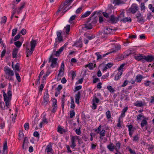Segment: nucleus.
Listing matches in <instances>:
<instances>
[{"label":"nucleus","mask_w":154,"mask_h":154,"mask_svg":"<svg viewBox=\"0 0 154 154\" xmlns=\"http://www.w3.org/2000/svg\"><path fill=\"white\" fill-rule=\"evenodd\" d=\"M4 70L5 72V79L10 81H13L14 79L12 76L14 75V71L9 67L6 66L4 68Z\"/></svg>","instance_id":"f257e3e1"},{"label":"nucleus","mask_w":154,"mask_h":154,"mask_svg":"<svg viewBox=\"0 0 154 154\" xmlns=\"http://www.w3.org/2000/svg\"><path fill=\"white\" fill-rule=\"evenodd\" d=\"M53 54H51L50 56L48 62H51V63L50 65V66L53 68L55 67L57 65V58H53Z\"/></svg>","instance_id":"f03ea898"},{"label":"nucleus","mask_w":154,"mask_h":154,"mask_svg":"<svg viewBox=\"0 0 154 154\" xmlns=\"http://www.w3.org/2000/svg\"><path fill=\"white\" fill-rule=\"evenodd\" d=\"M49 103V95L48 93V90H47L45 92L43 97V105L46 106Z\"/></svg>","instance_id":"7ed1b4c3"},{"label":"nucleus","mask_w":154,"mask_h":154,"mask_svg":"<svg viewBox=\"0 0 154 154\" xmlns=\"http://www.w3.org/2000/svg\"><path fill=\"white\" fill-rule=\"evenodd\" d=\"M51 100L53 102L52 106L53 107L52 109L51 110V111L55 113L56 112V111L57 109V100L55 98H52L51 99Z\"/></svg>","instance_id":"20e7f679"},{"label":"nucleus","mask_w":154,"mask_h":154,"mask_svg":"<svg viewBox=\"0 0 154 154\" xmlns=\"http://www.w3.org/2000/svg\"><path fill=\"white\" fill-rule=\"evenodd\" d=\"M138 10V8L137 5L135 4H133L131 7L128 9V11L130 13L134 14Z\"/></svg>","instance_id":"39448f33"},{"label":"nucleus","mask_w":154,"mask_h":154,"mask_svg":"<svg viewBox=\"0 0 154 154\" xmlns=\"http://www.w3.org/2000/svg\"><path fill=\"white\" fill-rule=\"evenodd\" d=\"M136 18L137 20V21L139 23H143L145 22V20L143 17V15L139 12H138L136 15Z\"/></svg>","instance_id":"423d86ee"},{"label":"nucleus","mask_w":154,"mask_h":154,"mask_svg":"<svg viewBox=\"0 0 154 154\" xmlns=\"http://www.w3.org/2000/svg\"><path fill=\"white\" fill-rule=\"evenodd\" d=\"M144 62L145 60L147 62H151L154 60V57L152 55H144Z\"/></svg>","instance_id":"0eeeda50"},{"label":"nucleus","mask_w":154,"mask_h":154,"mask_svg":"<svg viewBox=\"0 0 154 154\" xmlns=\"http://www.w3.org/2000/svg\"><path fill=\"white\" fill-rule=\"evenodd\" d=\"M62 31L61 30L58 31L57 32V38L56 39H57L59 42H60L63 41V36H62Z\"/></svg>","instance_id":"6e6552de"},{"label":"nucleus","mask_w":154,"mask_h":154,"mask_svg":"<svg viewBox=\"0 0 154 154\" xmlns=\"http://www.w3.org/2000/svg\"><path fill=\"white\" fill-rule=\"evenodd\" d=\"M144 55L143 54H135L134 56V59H135L136 60L140 61V60H142L143 62L144 63Z\"/></svg>","instance_id":"1a4fd4ad"},{"label":"nucleus","mask_w":154,"mask_h":154,"mask_svg":"<svg viewBox=\"0 0 154 154\" xmlns=\"http://www.w3.org/2000/svg\"><path fill=\"white\" fill-rule=\"evenodd\" d=\"M77 139V140H79V138L78 136H72L71 138V140L72 144L70 145L71 147L72 148H74L76 146V144L75 143V139Z\"/></svg>","instance_id":"9d476101"},{"label":"nucleus","mask_w":154,"mask_h":154,"mask_svg":"<svg viewBox=\"0 0 154 154\" xmlns=\"http://www.w3.org/2000/svg\"><path fill=\"white\" fill-rule=\"evenodd\" d=\"M29 142L28 141V138L27 137H25L23 140V144L22 145V148L23 149H26L28 146Z\"/></svg>","instance_id":"9b49d317"},{"label":"nucleus","mask_w":154,"mask_h":154,"mask_svg":"<svg viewBox=\"0 0 154 154\" xmlns=\"http://www.w3.org/2000/svg\"><path fill=\"white\" fill-rule=\"evenodd\" d=\"M107 148L111 151H113L115 149L117 152H118L117 148L115 146L113 145V143H110L109 145H107Z\"/></svg>","instance_id":"f8f14e48"},{"label":"nucleus","mask_w":154,"mask_h":154,"mask_svg":"<svg viewBox=\"0 0 154 154\" xmlns=\"http://www.w3.org/2000/svg\"><path fill=\"white\" fill-rule=\"evenodd\" d=\"M3 97L4 100L5 101V106H8L9 105L10 101L11 100V99L6 98V94L5 91H3Z\"/></svg>","instance_id":"ddd939ff"},{"label":"nucleus","mask_w":154,"mask_h":154,"mask_svg":"<svg viewBox=\"0 0 154 154\" xmlns=\"http://www.w3.org/2000/svg\"><path fill=\"white\" fill-rule=\"evenodd\" d=\"M52 146L51 143H50L46 147L45 151L47 152L48 154H49V153H52Z\"/></svg>","instance_id":"4468645a"},{"label":"nucleus","mask_w":154,"mask_h":154,"mask_svg":"<svg viewBox=\"0 0 154 154\" xmlns=\"http://www.w3.org/2000/svg\"><path fill=\"white\" fill-rule=\"evenodd\" d=\"M81 93L80 91H79L77 94L75 95V103L78 104L79 103V99L80 98Z\"/></svg>","instance_id":"2eb2a0df"},{"label":"nucleus","mask_w":154,"mask_h":154,"mask_svg":"<svg viewBox=\"0 0 154 154\" xmlns=\"http://www.w3.org/2000/svg\"><path fill=\"white\" fill-rule=\"evenodd\" d=\"M114 33L113 32L112 30L109 28H106L103 31V34H105L106 35L108 34H112Z\"/></svg>","instance_id":"dca6fc26"},{"label":"nucleus","mask_w":154,"mask_h":154,"mask_svg":"<svg viewBox=\"0 0 154 154\" xmlns=\"http://www.w3.org/2000/svg\"><path fill=\"white\" fill-rule=\"evenodd\" d=\"M109 21L113 23H116L118 21V18L117 17H115L114 15H112L109 18Z\"/></svg>","instance_id":"f3484780"},{"label":"nucleus","mask_w":154,"mask_h":154,"mask_svg":"<svg viewBox=\"0 0 154 154\" xmlns=\"http://www.w3.org/2000/svg\"><path fill=\"white\" fill-rule=\"evenodd\" d=\"M23 41V38H21V42L19 41H17L16 42L14 43V44L15 45L16 47H18V48H20L21 46Z\"/></svg>","instance_id":"a211bd4d"},{"label":"nucleus","mask_w":154,"mask_h":154,"mask_svg":"<svg viewBox=\"0 0 154 154\" xmlns=\"http://www.w3.org/2000/svg\"><path fill=\"white\" fill-rule=\"evenodd\" d=\"M50 68H48L46 72V74L43 76V77L42 79V82H44V81L45 80L46 78L51 73V71L50 70Z\"/></svg>","instance_id":"6ab92c4d"},{"label":"nucleus","mask_w":154,"mask_h":154,"mask_svg":"<svg viewBox=\"0 0 154 154\" xmlns=\"http://www.w3.org/2000/svg\"><path fill=\"white\" fill-rule=\"evenodd\" d=\"M63 50V48H60L58 50L54 51L55 52V53L53 54V55H55L56 57H59L60 56V54L62 52V51Z\"/></svg>","instance_id":"aec40b11"},{"label":"nucleus","mask_w":154,"mask_h":154,"mask_svg":"<svg viewBox=\"0 0 154 154\" xmlns=\"http://www.w3.org/2000/svg\"><path fill=\"white\" fill-rule=\"evenodd\" d=\"M113 3L115 5H118L121 4H123L124 2L122 0H114Z\"/></svg>","instance_id":"412c9836"},{"label":"nucleus","mask_w":154,"mask_h":154,"mask_svg":"<svg viewBox=\"0 0 154 154\" xmlns=\"http://www.w3.org/2000/svg\"><path fill=\"white\" fill-rule=\"evenodd\" d=\"M84 24L83 25V27L84 28H86L87 29H92V26L91 23Z\"/></svg>","instance_id":"4be33fe9"},{"label":"nucleus","mask_w":154,"mask_h":154,"mask_svg":"<svg viewBox=\"0 0 154 154\" xmlns=\"http://www.w3.org/2000/svg\"><path fill=\"white\" fill-rule=\"evenodd\" d=\"M92 11H86V12H85V13H82V15L81 17V18H85V17H87L89 15L91 12H92Z\"/></svg>","instance_id":"5701e85b"},{"label":"nucleus","mask_w":154,"mask_h":154,"mask_svg":"<svg viewBox=\"0 0 154 154\" xmlns=\"http://www.w3.org/2000/svg\"><path fill=\"white\" fill-rule=\"evenodd\" d=\"M134 105L137 107H142L143 106V104L141 101H137L134 103Z\"/></svg>","instance_id":"b1692460"},{"label":"nucleus","mask_w":154,"mask_h":154,"mask_svg":"<svg viewBox=\"0 0 154 154\" xmlns=\"http://www.w3.org/2000/svg\"><path fill=\"white\" fill-rule=\"evenodd\" d=\"M37 40L32 39L30 42V45L31 49H34L35 47L36 44Z\"/></svg>","instance_id":"393cba45"},{"label":"nucleus","mask_w":154,"mask_h":154,"mask_svg":"<svg viewBox=\"0 0 154 154\" xmlns=\"http://www.w3.org/2000/svg\"><path fill=\"white\" fill-rule=\"evenodd\" d=\"M17 52L18 49L17 48H14L12 51V57L13 58L17 57Z\"/></svg>","instance_id":"a878e982"},{"label":"nucleus","mask_w":154,"mask_h":154,"mask_svg":"<svg viewBox=\"0 0 154 154\" xmlns=\"http://www.w3.org/2000/svg\"><path fill=\"white\" fill-rule=\"evenodd\" d=\"M122 73L121 72H119L115 75L114 80H119L121 78V76L122 75Z\"/></svg>","instance_id":"bb28decb"},{"label":"nucleus","mask_w":154,"mask_h":154,"mask_svg":"<svg viewBox=\"0 0 154 154\" xmlns=\"http://www.w3.org/2000/svg\"><path fill=\"white\" fill-rule=\"evenodd\" d=\"M75 45L77 47L81 48L82 46V42L81 40H79L75 44Z\"/></svg>","instance_id":"cd10ccee"},{"label":"nucleus","mask_w":154,"mask_h":154,"mask_svg":"<svg viewBox=\"0 0 154 154\" xmlns=\"http://www.w3.org/2000/svg\"><path fill=\"white\" fill-rule=\"evenodd\" d=\"M124 12H122L120 13L119 15L117 17L118 18V21L120 20L121 21H122V20L124 18Z\"/></svg>","instance_id":"c85d7f7f"},{"label":"nucleus","mask_w":154,"mask_h":154,"mask_svg":"<svg viewBox=\"0 0 154 154\" xmlns=\"http://www.w3.org/2000/svg\"><path fill=\"white\" fill-rule=\"evenodd\" d=\"M99 13V12H97V11H95L94 12H93L92 15L91 16V17L90 18L88 19V20L86 21V23H89V22L91 21V19H92L93 17L95 15L97 14H98Z\"/></svg>","instance_id":"c756f323"},{"label":"nucleus","mask_w":154,"mask_h":154,"mask_svg":"<svg viewBox=\"0 0 154 154\" xmlns=\"http://www.w3.org/2000/svg\"><path fill=\"white\" fill-rule=\"evenodd\" d=\"M3 151L2 154H5V151L8 149L7 142V141H5L3 146Z\"/></svg>","instance_id":"7c9ffc66"},{"label":"nucleus","mask_w":154,"mask_h":154,"mask_svg":"<svg viewBox=\"0 0 154 154\" xmlns=\"http://www.w3.org/2000/svg\"><path fill=\"white\" fill-rule=\"evenodd\" d=\"M34 49H31V48L30 50H29V48L27 49V54L26 57H29V56L31 55L33 51L34 50Z\"/></svg>","instance_id":"2f4dec72"},{"label":"nucleus","mask_w":154,"mask_h":154,"mask_svg":"<svg viewBox=\"0 0 154 154\" xmlns=\"http://www.w3.org/2000/svg\"><path fill=\"white\" fill-rule=\"evenodd\" d=\"M128 109V107H125L122 110V113L121 115V117H122L125 116V112H127Z\"/></svg>","instance_id":"473e14b6"},{"label":"nucleus","mask_w":154,"mask_h":154,"mask_svg":"<svg viewBox=\"0 0 154 154\" xmlns=\"http://www.w3.org/2000/svg\"><path fill=\"white\" fill-rule=\"evenodd\" d=\"M132 21L130 17H126L124 18L123 20H122V22L123 23H126L128 22L129 23L131 22Z\"/></svg>","instance_id":"72a5a7b5"},{"label":"nucleus","mask_w":154,"mask_h":154,"mask_svg":"<svg viewBox=\"0 0 154 154\" xmlns=\"http://www.w3.org/2000/svg\"><path fill=\"white\" fill-rule=\"evenodd\" d=\"M143 77L141 75H137L136 77V81L137 82H139L141 81Z\"/></svg>","instance_id":"f704fd0d"},{"label":"nucleus","mask_w":154,"mask_h":154,"mask_svg":"<svg viewBox=\"0 0 154 154\" xmlns=\"http://www.w3.org/2000/svg\"><path fill=\"white\" fill-rule=\"evenodd\" d=\"M107 89L110 92L112 93H113L116 91V90L112 88V87L110 85L108 86H107Z\"/></svg>","instance_id":"c9c22d12"},{"label":"nucleus","mask_w":154,"mask_h":154,"mask_svg":"<svg viewBox=\"0 0 154 154\" xmlns=\"http://www.w3.org/2000/svg\"><path fill=\"white\" fill-rule=\"evenodd\" d=\"M8 96L6 95V98L8 99H11L12 97V91L11 90H8L7 92Z\"/></svg>","instance_id":"e433bc0d"},{"label":"nucleus","mask_w":154,"mask_h":154,"mask_svg":"<svg viewBox=\"0 0 154 154\" xmlns=\"http://www.w3.org/2000/svg\"><path fill=\"white\" fill-rule=\"evenodd\" d=\"M95 64L93 66V64L92 63H89L88 64L86 65V67H88L90 70H92L93 68L95 67Z\"/></svg>","instance_id":"4c0bfd02"},{"label":"nucleus","mask_w":154,"mask_h":154,"mask_svg":"<svg viewBox=\"0 0 154 154\" xmlns=\"http://www.w3.org/2000/svg\"><path fill=\"white\" fill-rule=\"evenodd\" d=\"M70 25H67L65 27L64 29L65 30V31L66 33L68 34L70 30Z\"/></svg>","instance_id":"58836bf2"},{"label":"nucleus","mask_w":154,"mask_h":154,"mask_svg":"<svg viewBox=\"0 0 154 154\" xmlns=\"http://www.w3.org/2000/svg\"><path fill=\"white\" fill-rule=\"evenodd\" d=\"M105 131L104 129H102V131H100L99 132V134L100 135V138H101L102 137H103L105 136Z\"/></svg>","instance_id":"ea45409f"},{"label":"nucleus","mask_w":154,"mask_h":154,"mask_svg":"<svg viewBox=\"0 0 154 154\" xmlns=\"http://www.w3.org/2000/svg\"><path fill=\"white\" fill-rule=\"evenodd\" d=\"M147 123V122L146 120L145 119H143L141 123V126L143 128V127L145 126L146 125Z\"/></svg>","instance_id":"a19ab883"},{"label":"nucleus","mask_w":154,"mask_h":154,"mask_svg":"<svg viewBox=\"0 0 154 154\" xmlns=\"http://www.w3.org/2000/svg\"><path fill=\"white\" fill-rule=\"evenodd\" d=\"M7 17L6 16H4L1 18V21L0 23L1 24L4 23L5 24L6 22Z\"/></svg>","instance_id":"79ce46f5"},{"label":"nucleus","mask_w":154,"mask_h":154,"mask_svg":"<svg viewBox=\"0 0 154 154\" xmlns=\"http://www.w3.org/2000/svg\"><path fill=\"white\" fill-rule=\"evenodd\" d=\"M71 108L72 109H74L75 108V104L73 98L72 97H71Z\"/></svg>","instance_id":"37998d69"},{"label":"nucleus","mask_w":154,"mask_h":154,"mask_svg":"<svg viewBox=\"0 0 154 154\" xmlns=\"http://www.w3.org/2000/svg\"><path fill=\"white\" fill-rule=\"evenodd\" d=\"M106 117L108 119H109L111 118V116L110 112L109 110H108L106 113Z\"/></svg>","instance_id":"c03bdc74"},{"label":"nucleus","mask_w":154,"mask_h":154,"mask_svg":"<svg viewBox=\"0 0 154 154\" xmlns=\"http://www.w3.org/2000/svg\"><path fill=\"white\" fill-rule=\"evenodd\" d=\"M19 67L20 64L18 63H17L14 66V70L18 71H19Z\"/></svg>","instance_id":"a18cd8bd"},{"label":"nucleus","mask_w":154,"mask_h":154,"mask_svg":"<svg viewBox=\"0 0 154 154\" xmlns=\"http://www.w3.org/2000/svg\"><path fill=\"white\" fill-rule=\"evenodd\" d=\"M125 57L123 54H121L119 55L117 57V59L118 61H120L121 60H123L125 58Z\"/></svg>","instance_id":"49530a36"},{"label":"nucleus","mask_w":154,"mask_h":154,"mask_svg":"<svg viewBox=\"0 0 154 154\" xmlns=\"http://www.w3.org/2000/svg\"><path fill=\"white\" fill-rule=\"evenodd\" d=\"M59 42H58V40H57V39H55V42L54 44V48L53 51H55L56 49L57 48V46L59 44Z\"/></svg>","instance_id":"de8ad7c7"},{"label":"nucleus","mask_w":154,"mask_h":154,"mask_svg":"<svg viewBox=\"0 0 154 154\" xmlns=\"http://www.w3.org/2000/svg\"><path fill=\"white\" fill-rule=\"evenodd\" d=\"M82 7H80L78 8L75 11L76 14H79L82 11Z\"/></svg>","instance_id":"09e8293b"},{"label":"nucleus","mask_w":154,"mask_h":154,"mask_svg":"<svg viewBox=\"0 0 154 154\" xmlns=\"http://www.w3.org/2000/svg\"><path fill=\"white\" fill-rule=\"evenodd\" d=\"M64 70L60 69L59 70V73L58 74V76L61 77L63 75V71Z\"/></svg>","instance_id":"8fccbe9b"},{"label":"nucleus","mask_w":154,"mask_h":154,"mask_svg":"<svg viewBox=\"0 0 154 154\" xmlns=\"http://www.w3.org/2000/svg\"><path fill=\"white\" fill-rule=\"evenodd\" d=\"M17 31V28H15L13 29L12 30V36H14L16 34Z\"/></svg>","instance_id":"3c124183"},{"label":"nucleus","mask_w":154,"mask_h":154,"mask_svg":"<svg viewBox=\"0 0 154 154\" xmlns=\"http://www.w3.org/2000/svg\"><path fill=\"white\" fill-rule=\"evenodd\" d=\"M15 75L16 79L18 80V82H20L21 81V79L19 74L17 73H15Z\"/></svg>","instance_id":"603ef678"},{"label":"nucleus","mask_w":154,"mask_h":154,"mask_svg":"<svg viewBox=\"0 0 154 154\" xmlns=\"http://www.w3.org/2000/svg\"><path fill=\"white\" fill-rule=\"evenodd\" d=\"M100 100L97 98V97H95L93 99V103H98L100 101Z\"/></svg>","instance_id":"864d4df0"},{"label":"nucleus","mask_w":154,"mask_h":154,"mask_svg":"<svg viewBox=\"0 0 154 154\" xmlns=\"http://www.w3.org/2000/svg\"><path fill=\"white\" fill-rule=\"evenodd\" d=\"M95 54L97 57V60L103 58L102 55L100 54L98 52L95 53Z\"/></svg>","instance_id":"5fc2aeb1"},{"label":"nucleus","mask_w":154,"mask_h":154,"mask_svg":"<svg viewBox=\"0 0 154 154\" xmlns=\"http://www.w3.org/2000/svg\"><path fill=\"white\" fill-rule=\"evenodd\" d=\"M20 33L18 34L14 37L13 40L14 41H16L19 39L20 37Z\"/></svg>","instance_id":"6e6d98bb"},{"label":"nucleus","mask_w":154,"mask_h":154,"mask_svg":"<svg viewBox=\"0 0 154 154\" xmlns=\"http://www.w3.org/2000/svg\"><path fill=\"white\" fill-rule=\"evenodd\" d=\"M140 9L141 11L144 10L145 9V4L143 2L141 3L140 4Z\"/></svg>","instance_id":"4d7b16f0"},{"label":"nucleus","mask_w":154,"mask_h":154,"mask_svg":"<svg viewBox=\"0 0 154 154\" xmlns=\"http://www.w3.org/2000/svg\"><path fill=\"white\" fill-rule=\"evenodd\" d=\"M6 52V50L5 48H4L2 51L1 55V57H3L5 55Z\"/></svg>","instance_id":"13d9d810"},{"label":"nucleus","mask_w":154,"mask_h":154,"mask_svg":"<svg viewBox=\"0 0 154 154\" xmlns=\"http://www.w3.org/2000/svg\"><path fill=\"white\" fill-rule=\"evenodd\" d=\"M118 123L117 124L116 126L119 128L122 127L121 125V118L120 117H119L118 119Z\"/></svg>","instance_id":"bf43d9fd"},{"label":"nucleus","mask_w":154,"mask_h":154,"mask_svg":"<svg viewBox=\"0 0 154 154\" xmlns=\"http://www.w3.org/2000/svg\"><path fill=\"white\" fill-rule=\"evenodd\" d=\"M128 151L130 152L132 154H141V153H136L135 151L134 150H132L131 148H129Z\"/></svg>","instance_id":"052dcab7"},{"label":"nucleus","mask_w":154,"mask_h":154,"mask_svg":"<svg viewBox=\"0 0 154 154\" xmlns=\"http://www.w3.org/2000/svg\"><path fill=\"white\" fill-rule=\"evenodd\" d=\"M76 17V15H74L72 16L69 18V22L70 23L71 21H72L73 20H74L75 19V17Z\"/></svg>","instance_id":"680f3d73"},{"label":"nucleus","mask_w":154,"mask_h":154,"mask_svg":"<svg viewBox=\"0 0 154 154\" xmlns=\"http://www.w3.org/2000/svg\"><path fill=\"white\" fill-rule=\"evenodd\" d=\"M61 103H62V107L63 110L64 109V106L65 103V99L64 98H62V100H61Z\"/></svg>","instance_id":"e2e57ef3"},{"label":"nucleus","mask_w":154,"mask_h":154,"mask_svg":"<svg viewBox=\"0 0 154 154\" xmlns=\"http://www.w3.org/2000/svg\"><path fill=\"white\" fill-rule=\"evenodd\" d=\"M33 135L36 137H38V138H39V134L38 132L37 131H35L33 133Z\"/></svg>","instance_id":"0e129e2a"},{"label":"nucleus","mask_w":154,"mask_h":154,"mask_svg":"<svg viewBox=\"0 0 154 154\" xmlns=\"http://www.w3.org/2000/svg\"><path fill=\"white\" fill-rule=\"evenodd\" d=\"M75 113L73 110L71 111H70V118H72L73 117V116H75Z\"/></svg>","instance_id":"69168bd1"},{"label":"nucleus","mask_w":154,"mask_h":154,"mask_svg":"<svg viewBox=\"0 0 154 154\" xmlns=\"http://www.w3.org/2000/svg\"><path fill=\"white\" fill-rule=\"evenodd\" d=\"M80 128H79V129H76L75 130V132L78 135H80L81 134V131L80 130Z\"/></svg>","instance_id":"338daca9"},{"label":"nucleus","mask_w":154,"mask_h":154,"mask_svg":"<svg viewBox=\"0 0 154 154\" xmlns=\"http://www.w3.org/2000/svg\"><path fill=\"white\" fill-rule=\"evenodd\" d=\"M24 128L25 130L27 131L29 128V124L28 123H26L24 124Z\"/></svg>","instance_id":"774afa93"}]
</instances>
